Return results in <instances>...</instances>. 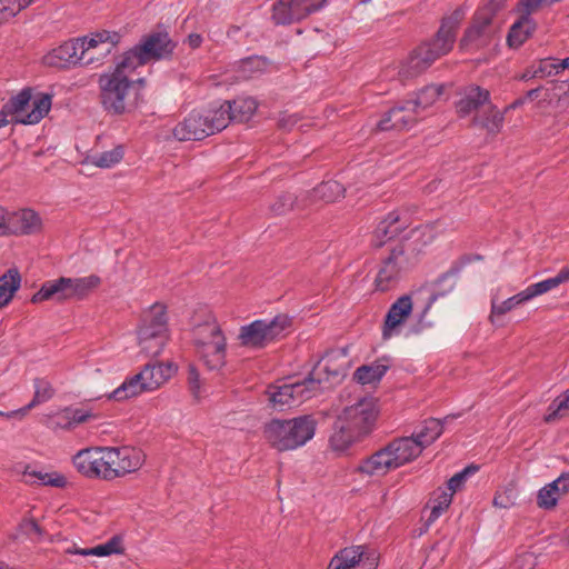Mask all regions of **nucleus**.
<instances>
[{
  "mask_svg": "<svg viewBox=\"0 0 569 569\" xmlns=\"http://www.w3.org/2000/svg\"><path fill=\"white\" fill-rule=\"evenodd\" d=\"M536 71V64L535 62H532L526 70L525 72L521 74L520 79L521 80H525V81H528V80H531V79H535V78H538V72H535Z\"/></svg>",
  "mask_w": 569,
  "mask_h": 569,
  "instance_id": "nucleus-62",
  "label": "nucleus"
},
{
  "mask_svg": "<svg viewBox=\"0 0 569 569\" xmlns=\"http://www.w3.org/2000/svg\"><path fill=\"white\" fill-rule=\"evenodd\" d=\"M107 447H91L78 451L72 462L79 473L89 479L111 481Z\"/></svg>",
  "mask_w": 569,
  "mask_h": 569,
  "instance_id": "nucleus-15",
  "label": "nucleus"
},
{
  "mask_svg": "<svg viewBox=\"0 0 569 569\" xmlns=\"http://www.w3.org/2000/svg\"><path fill=\"white\" fill-rule=\"evenodd\" d=\"M123 158L122 147H116L112 150L101 152L93 157V164L99 168H110L116 163L120 162Z\"/></svg>",
  "mask_w": 569,
  "mask_h": 569,
  "instance_id": "nucleus-49",
  "label": "nucleus"
},
{
  "mask_svg": "<svg viewBox=\"0 0 569 569\" xmlns=\"http://www.w3.org/2000/svg\"><path fill=\"white\" fill-rule=\"evenodd\" d=\"M21 277L16 268L9 269L0 277V308L8 306L19 290Z\"/></svg>",
  "mask_w": 569,
  "mask_h": 569,
  "instance_id": "nucleus-35",
  "label": "nucleus"
},
{
  "mask_svg": "<svg viewBox=\"0 0 569 569\" xmlns=\"http://www.w3.org/2000/svg\"><path fill=\"white\" fill-rule=\"evenodd\" d=\"M413 302L411 296L403 295L399 297L389 308L383 326L382 339L389 340L392 337L399 336L401 327L412 313Z\"/></svg>",
  "mask_w": 569,
  "mask_h": 569,
  "instance_id": "nucleus-19",
  "label": "nucleus"
},
{
  "mask_svg": "<svg viewBox=\"0 0 569 569\" xmlns=\"http://www.w3.org/2000/svg\"><path fill=\"white\" fill-rule=\"evenodd\" d=\"M390 365L388 359H379L370 365L356 369L353 379L361 385L378 383L388 371Z\"/></svg>",
  "mask_w": 569,
  "mask_h": 569,
  "instance_id": "nucleus-33",
  "label": "nucleus"
},
{
  "mask_svg": "<svg viewBox=\"0 0 569 569\" xmlns=\"http://www.w3.org/2000/svg\"><path fill=\"white\" fill-rule=\"evenodd\" d=\"M443 86L430 84L416 93L413 99H409V103L413 107L417 116H420V112L431 107L442 94Z\"/></svg>",
  "mask_w": 569,
  "mask_h": 569,
  "instance_id": "nucleus-37",
  "label": "nucleus"
},
{
  "mask_svg": "<svg viewBox=\"0 0 569 569\" xmlns=\"http://www.w3.org/2000/svg\"><path fill=\"white\" fill-rule=\"evenodd\" d=\"M91 417V413L88 410L81 408H68L64 409L60 419L63 422H58L62 428L69 429L79 423L86 422Z\"/></svg>",
  "mask_w": 569,
  "mask_h": 569,
  "instance_id": "nucleus-46",
  "label": "nucleus"
},
{
  "mask_svg": "<svg viewBox=\"0 0 569 569\" xmlns=\"http://www.w3.org/2000/svg\"><path fill=\"white\" fill-rule=\"evenodd\" d=\"M197 352L209 370L226 365L227 339L217 321H207L193 328Z\"/></svg>",
  "mask_w": 569,
  "mask_h": 569,
  "instance_id": "nucleus-12",
  "label": "nucleus"
},
{
  "mask_svg": "<svg viewBox=\"0 0 569 569\" xmlns=\"http://www.w3.org/2000/svg\"><path fill=\"white\" fill-rule=\"evenodd\" d=\"M536 29L535 21L527 16L520 18L510 27L507 36V42L511 48H519L532 34Z\"/></svg>",
  "mask_w": 569,
  "mask_h": 569,
  "instance_id": "nucleus-34",
  "label": "nucleus"
},
{
  "mask_svg": "<svg viewBox=\"0 0 569 569\" xmlns=\"http://www.w3.org/2000/svg\"><path fill=\"white\" fill-rule=\"evenodd\" d=\"M409 218L400 211L389 212L376 227L371 243L376 248L382 247L388 240L397 237L409 227Z\"/></svg>",
  "mask_w": 569,
  "mask_h": 569,
  "instance_id": "nucleus-22",
  "label": "nucleus"
},
{
  "mask_svg": "<svg viewBox=\"0 0 569 569\" xmlns=\"http://www.w3.org/2000/svg\"><path fill=\"white\" fill-rule=\"evenodd\" d=\"M378 557L363 546L341 549L329 562L328 569H377Z\"/></svg>",
  "mask_w": 569,
  "mask_h": 569,
  "instance_id": "nucleus-18",
  "label": "nucleus"
},
{
  "mask_svg": "<svg viewBox=\"0 0 569 569\" xmlns=\"http://www.w3.org/2000/svg\"><path fill=\"white\" fill-rule=\"evenodd\" d=\"M512 298H513L516 305L519 306V305H522V303L533 299V295H532V292H531V290H530V288L528 286L525 290H522L519 293L512 296Z\"/></svg>",
  "mask_w": 569,
  "mask_h": 569,
  "instance_id": "nucleus-60",
  "label": "nucleus"
},
{
  "mask_svg": "<svg viewBox=\"0 0 569 569\" xmlns=\"http://www.w3.org/2000/svg\"><path fill=\"white\" fill-rule=\"evenodd\" d=\"M569 492V472L543 486L537 493V506L545 510L553 509L559 499Z\"/></svg>",
  "mask_w": 569,
  "mask_h": 569,
  "instance_id": "nucleus-24",
  "label": "nucleus"
},
{
  "mask_svg": "<svg viewBox=\"0 0 569 569\" xmlns=\"http://www.w3.org/2000/svg\"><path fill=\"white\" fill-rule=\"evenodd\" d=\"M174 373L170 363H148L138 373L147 392L154 391L166 383Z\"/></svg>",
  "mask_w": 569,
  "mask_h": 569,
  "instance_id": "nucleus-26",
  "label": "nucleus"
},
{
  "mask_svg": "<svg viewBox=\"0 0 569 569\" xmlns=\"http://www.w3.org/2000/svg\"><path fill=\"white\" fill-rule=\"evenodd\" d=\"M490 103L489 90L479 86H470L457 102L456 109L459 117L463 118L472 112L480 113Z\"/></svg>",
  "mask_w": 569,
  "mask_h": 569,
  "instance_id": "nucleus-25",
  "label": "nucleus"
},
{
  "mask_svg": "<svg viewBox=\"0 0 569 569\" xmlns=\"http://www.w3.org/2000/svg\"><path fill=\"white\" fill-rule=\"evenodd\" d=\"M545 97L549 103H565L569 101V77L562 80H552L545 87Z\"/></svg>",
  "mask_w": 569,
  "mask_h": 569,
  "instance_id": "nucleus-40",
  "label": "nucleus"
},
{
  "mask_svg": "<svg viewBox=\"0 0 569 569\" xmlns=\"http://www.w3.org/2000/svg\"><path fill=\"white\" fill-rule=\"evenodd\" d=\"M317 368L302 381L289 383L292 393L293 406H298L315 397L321 389L320 379L315 378Z\"/></svg>",
  "mask_w": 569,
  "mask_h": 569,
  "instance_id": "nucleus-32",
  "label": "nucleus"
},
{
  "mask_svg": "<svg viewBox=\"0 0 569 569\" xmlns=\"http://www.w3.org/2000/svg\"><path fill=\"white\" fill-rule=\"evenodd\" d=\"M378 417V409L372 398H361L343 408L333 423L329 439L335 451H345L352 443L370 433Z\"/></svg>",
  "mask_w": 569,
  "mask_h": 569,
  "instance_id": "nucleus-3",
  "label": "nucleus"
},
{
  "mask_svg": "<svg viewBox=\"0 0 569 569\" xmlns=\"http://www.w3.org/2000/svg\"><path fill=\"white\" fill-rule=\"evenodd\" d=\"M418 118L413 107L406 100L385 112L378 121L377 128L380 131L408 130L417 123Z\"/></svg>",
  "mask_w": 569,
  "mask_h": 569,
  "instance_id": "nucleus-20",
  "label": "nucleus"
},
{
  "mask_svg": "<svg viewBox=\"0 0 569 569\" xmlns=\"http://www.w3.org/2000/svg\"><path fill=\"white\" fill-rule=\"evenodd\" d=\"M216 107L203 112H191L172 130L173 137L179 141L202 140L226 128L223 112L217 114Z\"/></svg>",
  "mask_w": 569,
  "mask_h": 569,
  "instance_id": "nucleus-14",
  "label": "nucleus"
},
{
  "mask_svg": "<svg viewBox=\"0 0 569 569\" xmlns=\"http://www.w3.org/2000/svg\"><path fill=\"white\" fill-rule=\"evenodd\" d=\"M104 543L112 555L123 552L122 539L118 536L112 537L110 540H108Z\"/></svg>",
  "mask_w": 569,
  "mask_h": 569,
  "instance_id": "nucleus-59",
  "label": "nucleus"
},
{
  "mask_svg": "<svg viewBox=\"0 0 569 569\" xmlns=\"http://www.w3.org/2000/svg\"><path fill=\"white\" fill-rule=\"evenodd\" d=\"M508 0H481L472 16L470 26L460 40L463 50H479L488 47L493 40L497 28L493 19L503 10Z\"/></svg>",
  "mask_w": 569,
  "mask_h": 569,
  "instance_id": "nucleus-8",
  "label": "nucleus"
},
{
  "mask_svg": "<svg viewBox=\"0 0 569 569\" xmlns=\"http://www.w3.org/2000/svg\"><path fill=\"white\" fill-rule=\"evenodd\" d=\"M18 532L26 536L31 541H40L43 537V530L32 518L21 520L18 526Z\"/></svg>",
  "mask_w": 569,
  "mask_h": 569,
  "instance_id": "nucleus-51",
  "label": "nucleus"
},
{
  "mask_svg": "<svg viewBox=\"0 0 569 569\" xmlns=\"http://www.w3.org/2000/svg\"><path fill=\"white\" fill-rule=\"evenodd\" d=\"M559 2V0H520L517 3V12L521 16L530 17L531 13L536 12L543 3L552 4Z\"/></svg>",
  "mask_w": 569,
  "mask_h": 569,
  "instance_id": "nucleus-54",
  "label": "nucleus"
},
{
  "mask_svg": "<svg viewBox=\"0 0 569 569\" xmlns=\"http://www.w3.org/2000/svg\"><path fill=\"white\" fill-rule=\"evenodd\" d=\"M53 395H54V390H53L51 383L44 379L37 378V379H34V395H33L32 400L23 408H20L18 410H12L7 413L0 412V415L4 416L7 418H12L16 416L23 417L36 406L50 400L53 397Z\"/></svg>",
  "mask_w": 569,
  "mask_h": 569,
  "instance_id": "nucleus-29",
  "label": "nucleus"
},
{
  "mask_svg": "<svg viewBox=\"0 0 569 569\" xmlns=\"http://www.w3.org/2000/svg\"><path fill=\"white\" fill-rule=\"evenodd\" d=\"M297 114L281 113L278 120V127L284 131H290L299 122Z\"/></svg>",
  "mask_w": 569,
  "mask_h": 569,
  "instance_id": "nucleus-57",
  "label": "nucleus"
},
{
  "mask_svg": "<svg viewBox=\"0 0 569 569\" xmlns=\"http://www.w3.org/2000/svg\"><path fill=\"white\" fill-rule=\"evenodd\" d=\"M188 42L191 48L196 49V48L200 47V44L202 42V38L200 34L191 33L188 37Z\"/></svg>",
  "mask_w": 569,
  "mask_h": 569,
  "instance_id": "nucleus-64",
  "label": "nucleus"
},
{
  "mask_svg": "<svg viewBox=\"0 0 569 569\" xmlns=\"http://www.w3.org/2000/svg\"><path fill=\"white\" fill-rule=\"evenodd\" d=\"M41 227V219L31 209H22L17 212H9L8 234H30L37 232Z\"/></svg>",
  "mask_w": 569,
  "mask_h": 569,
  "instance_id": "nucleus-27",
  "label": "nucleus"
},
{
  "mask_svg": "<svg viewBox=\"0 0 569 569\" xmlns=\"http://www.w3.org/2000/svg\"><path fill=\"white\" fill-rule=\"evenodd\" d=\"M111 481L138 471L146 461L141 449L131 446L107 447Z\"/></svg>",
  "mask_w": 569,
  "mask_h": 569,
  "instance_id": "nucleus-16",
  "label": "nucleus"
},
{
  "mask_svg": "<svg viewBox=\"0 0 569 569\" xmlns=\"http://www.w3.org/2000/svg\"><path fill=\"white\" fill-rule=\"evenodd\" d=\"M258 103L251 97H238L232 101H224L223 103L216 107L217 114L223 112L226 117V128L231 121L234 122H247L257 111Z\"/></svg>",
  "mask_w": 569,
  "mask_h": 569,
  "instance_id": "nucleus-23",
  "label": "nucleus"
},
{
  "mask_svg": "<svg viewBox=\"0 0 569 569\" xmlns=\"http://www.w3.org/2000/svg\"><path fill=\"white\" fill-rule=\"evenodd\" d=\"M420 455V447L413 439L410 437L396 438L362 459L356 471L369 477H382L391 470L416 460Z\"/></svg>",
  "mask_w": 569,
  "mask_h": 569,
  "instance_id": "nucleus-6",
  "label": "nucleus"
},
{
  "mask_svg": "<svg viewBox=\"0 0 569 569\" xmlns=\"http://www.w3.org/2000/svg\"><path fill=\"white\" fill-rule=\"evenodd\" d=\"M569 412V388L557 397L548 407L545 421L550 423Z\"/></svg>",
  "mask_w": 569,
  "mask_h": 569,
  "instance_id": "nucleus-44",
  "label": "nucleus"
},
{
  "mask_svg": "<svg viewBox=\"0 0 569 569\" xmlns=\"http://www.w3.org/2000/svg\"><path fill=\"white\" fill-rule=\"evenodd\" d=\"M517 305L512 297L508 298L507 300L497 303L495 300L491 302V312H490V321L492 323H496V319L509 311H511L513 308H516Z\"/></svg>",
  "mask_w": 569,
  "mask_h": 569,
  "instance_id": "nucleus-55",
  "label": "nucleus"
},
{
  "mask_svg": "<svg viewBox=\"0 0 569 569\" xmlns=\"http://www.w3.org/2000/svg\"><path fill=\"white\" fill-rule=\"evenodd\" d=\"M452 493H448L447 490H441L430 501V515L428 523L436 521L451 505Z\"/></svg>",
  "mask_w": 569,
  "mask_h": 569,
  "instance_id": "nucleus-45",
  "label": "nucleus"
},
{
  "mask_svg": "<svg viewBox=\"0 0 569 569\" xmlns=\"http://www.w3.org/2000/svg\"><path fill=\"white\" fill-rule=\"evenodd\" d=\"M23 476L27 478L26 481L30 483L39 482L40 485L54 488H63L67 486L66 477L59 472H42L30 470L29 467H26Z\"/></svg>",
  "mask_w": 569,
  "mask_h": 569,
  "instance_id": "nucleus-39",
  "label": "nucleus"
},
{
  "mask_svg": "<svg viewBox=\"0 0 569 569\" xmlns=\"http://www.w3.org/2000/svg\"><path fill=\"white\" fill-rule=\"evenodd\" d=\"M139 329H147L156 335L168 336V317L164 305L154 303L142 315Z\"/></svg>",
  "mask_w": 569,
  "mask_h": 569,
  "instance_id": "nucleus-28",
  "label": "nucleus"
},
{
  "mask_svg": "<svg viewBox=\"0 0 569 569\" xmlns=\"http://www.w3.org/2000/svg\"><path fill=\"white\" fill-rule=\"evenodd\" d=\"M478 471V467L477 466H469L467 468H465L463 470L457 472L456 475H453L449 480H448V493H455L457 492L458 490H460L467 478L473 473H476Z\"/></svg>",
  "mask_w": 569,
  "mask_h": 569,
  "instance_id": "nucleus-53",
  "label": "nucleus"
},
{
  "mask_svg": "<svg viewBox=\"0 0 569 569\" xmlns=\"http://www.w3.org/2000/svg\"><path fill=\"white\" fill-rule=\"evenodd\" d=\"M101 283L100 277L90 274L81 278L60 277L44 281L31 297L32 303L54 301L58 303L69 300H82Z\"/></svg>",
  "mask_w": 569,
  "mask_h": 569,
  "instance_id": "nucleus-9",
  "label": "nucleus"
},
{
  "mask_svg": "<svg viewBox=\"0 0 569 569\" xmlns=\"http://www.w3.org/2000/svg\"><path fill=\"white\" fill-rule=\"evenodd\" d=\"M457 270H449L442 273L437 281L435 282V289L429 293L428 300L421 310L418 323L410 329V332L413 335H419L423 329L432 327V323L426 321L425 318L432 305L439 299L445 297L447 293L451 292L456 286Z\"/></svg>",
  "mask_w": 569,
  "mask_h": 569,
  "instance_id": "nucleus-21",
  "label": "nucleus"
},
{
  "mask_svg": "<svg viewBox=\"0 0 569 569\" xmlns=\"http://www.w3.org/2000/svg\"><path fill=\"white\" fill-rule=\"evenodd\" d=\"M505 121V112H501L492 103L488 104L480 113L473 118V123L485 129L490 134H497L501 131Z\"/></svg>",
  "mask_w": 569,
  "mask_h": 569,
  "instance_id": "nucleus-31",
  "label": "nucleus"
},
{
  "mask_svg": "<svg viewBox=\"0 0 569 569\" xmlns=\"http://www.w3.org/2000/svg\"><path fill=\"white\" fill-rule=\"evenodd\" d=\"M517 490L513 486H507L498 490L493 497V506L502 509H509L516 505Z\"/></svg>",
  "mask_w": 569,
  "mask_h": 569,
  "instance_id": "nucleus-50",
  "label": "nucleus"
},
{
  "mask_svg": "<svg viewBox=\"0 0 569 569\" xmlns=\"http://www.w3.org/2000/svg\"><path fill=\"white\" fill-rule=\"evenodd\" d=\"M290 326L291 319L286 315H278L271 320H254L240 328L238 339L246 348L263 349L284 337Z\"/></svg>",
  "mask_w": 569,
  "mask_h": 569,
  "instance_id": "nucleus-13",
  "label": "nucleus"
},
{
  "mask_svg": "<svg viewBox=\"0 0 569 569\" xmlns=\"http://www.w3.org/2000/svg\"><path fill=\"white\" fill-rule=\"evenodd\" d=\"M177 43L166 30H157L142 36L138 43L120 58L136 70L151 62L170 60Z\"/></svg>",
  "mask_w": 569,
  "mask_h": 569,
  "instance_id": "nucleus-11",
  "label": "nucleus"
},
{
  "mask_svg": "<svg viewBox=\"0 0 569 569\" xmlns=\"http://www.w3.org/2000/svg\"><path fill=\"white\" fill-rule=\"evenodd\" d=\"M143 392H147V390L142 385L141 377H139L137 373L130 378H127L117 389H114L109 395V399L123 401L137 397Z\"/></svg>",
  "mask_w": 569,
  "mask_h": 569,
  "instance_id": "nucleus-38",
  "label": "nucleus"
},
{
  "mask_svg": "<svg viewBox=\"0 0 569 569\" xmlns=\"http://www.w3.org/2000/svg\"><path fill=\"white\" fill-rule=\"evenodd\" d=\"M34 0H0V24L13 19Z\"/></svg>",
  "mask_w": 569,
  "mask_h": 569,
  "instance_id": "nucleus-43",
  "label": "nucleus"
},
{
  "mask_svg": "<svg viewBox=\"0 0 569 569\" xmlns=\"http://www.w3.org/2000/svg\"><path fill=\"white\" fill-rule=\"evenodd\" d=\"M568 280H569V268H562L556 277L548 278L540 282L530 284L529 288L535 298V297H538L540 295H543V293L557 288L559 284H561Z\"/></svg>",
  "mask_w": 569,
  "mask_h": 569,
  "instance_id": "nucleus-41",
  "label": "nucleus"
},
{
  "mask_svg": "<svg viewBox=\"0 0 569 569\" xmlns=\"http://www.w3.org/2000/svg\"><path fill=\"white\" fill-rule=\"evenodd\" d=\"M270 401L274 406L279 407H292L293 400H292V393L290 392V386L289 383H284L280 387H277L273 391L270 392Z\"/></svg>",
  "mask_w": 569,
  "mask_h": 569,
  "instance_id": "nucleus-52",
  "label": "nucleus"
},
{
  "mask_svg": "<svg viewBox=\"0 0 569 569\" xmlns=\"http://www.w3.org/2000/svg\"><path fill=\"white\" fill-rule=\"evenodd\" d=\"M187 380L191 395L196 400H199L201 398V381L199 372L194 366L189 367Z\"/></svg>",
  "mask_w": 569,
  "mask_h": 569,
  "instance_id": "nucleus-56",
  "label": "nucleus"
},
{
  "mask_svg": "<svg viewBox=\"0 0 569 569\" xmlns=\"http://www.w3.org/2000/svg\"><path fill=\"white\" fill-rule=\"evenodd\" d=\"M410 236L392 244L387 256L380 259L375 277V289L386 292L397 287L402 277L419 261L420 242Z\"/></svg>",
  "mask_w": 569,
  "mask_h": 569,
  "instance_id": "nucleus-5",
  "label": "nucleus"
},
{
  "mask_svg": "<svg viewBox=\"0 0 569 569\" xmlns=\"http://www.w3.org/2000/svg\"><path fill=\"white\" fill-rule=\"evenodd\" d=\"M31 99V89L26 88L2 106L0 118L4 127L10 122L36 124L44 118L51 108V96L42 93Z\"/></svg>",
  "mask_w": 569,
  "mask_h": 569,
  "instance_id": "nucleus-10",
  "label": "nucleus"
},
{
  "mask_svg": "<svg viewBox=\"0 0 569 569\" xmlns=\"http://www.w3.org/2000/svg\"><path fill=\"white\" fill-rule=\"evenodd\" d=\"M295 203L296 197L292 193L283 192L270 204V212L273 216L286 214L293 209Z\"/></svg>",
  "mask_w": 569,
  "mask_h": 569,
  "instance_id": "nucleus-48",
  "label": "nucleus"
},
{
  "mask_svg": "<svg viewBox=\"0 0 569 569\" xmlns=\"http://www.w3.org/2000/svg\"><path fill=\"white\" fill-rule=\"evenodd\" d=\"M9 228V211L0 207V236L8 234Z\"/></svg>",
  "mask_w": 569,
  "mask_h": 569,
  "instance_id": "nucleus-61",
  "label": "nucleus"
},
{
  "mask_svg": "<svg viewBox=\"0 0 569 569\" xmlns=\"http://www.w3.org/2000/svg\"><path fill=\"white\" fill-rule=\"evenodd\" d=\"M328 0H290L273 4L272 20L276 24H290L320 10Z\"/></svg>",
  "mask_w": 569,
  "mask_h": 569,
  "instance_id": "nucleus-17",
  "label": "nucleus"
},
{
  "mask_svg": "<svg viewBox=\"0 0 569 569\" xmlns=\"http://www.w3.org/2000/svg\"><path fill=\"white\" fill-rule=\"evenodd\" d=\"M316 197L322 199L326 202H333L337 199L343 197V186L335 180L326 181L315 188Z\"/></svg>",
  "mask_w": 569,
  "mask_h": 569,
  "instance_id": "nucleus-42",
  "label": "nucleus"
},
{
  "mask_svg": "<svg viewBox=\"0 0 569 569\" xmlns=\"http://www.w3.org/2000/svg\"><path fill=\"white\" fill-rule=\"evenodd\" d=\"M138 339L142 352L149 357H157L162 352L168 336L156 335L147 329H138Z\"/></svg>",
  "mask_w": 569,
  "mask_h": 569,
  "instance_id": "nucleus-36",
  "label": "nucleus"
},
{
  "mask_svg": "<svg viewBox=\"0 0 569 569\" xmlns=\"http://www.w3.org/2000/svg\"><path fill=\"white\" fill-rule=\"evenodd\" d=\"M443 432V426L440 420L430 418L411 435V439L420 447V452L433 443Z\"/></svg>",
  "mask_w": 569,
  "mask_h": 569,
  "instance_id": "nucleus-30",
  "label": "nucleus"
},
{
  "mask_svg": "<svg viewBox=\"0 0 569 569\" xmlns=\"http://www.w3.org/2000/svg\"><path fill=\"white\" fill-rule=\"evenodd\" d=\"M119 41V34L109 31L97 32L91 37L71 39L52 49L43 57L48 67L67 69L77 64L88 66L99 60L93 50L101 48L100 53H111Z\"/></svg>",
  "mask_w": 569,
  "mask_h": 569,
  "instance_id": "nucleus-2",
  "label": "nucleus"
},
{
  "mask_svg": "<svg viewBox=\"0 0 569 569\" xmlns=\"http://www.w3.org/2000/svg\"><path fill=\"white\" fill-rule=\"evenodd\" d=\"M535 558L532 553H523L519 556L515 562L517 567H521L525 563L533 565Z\"/></svg>",
  "mask_w": 569,
  "mask_h": 569,
  "instance_id": "nucleus-63",
  "label": "nucleus"
},
{
  "mask_svg": "<svg viewBox=\"0 0 569 569\" xmlns=\"http://www.w3.org/2000/svg\"><path fill=\"white\" fill-rule=\"evenodd\" d=\"M536 71L538 72L539 79L551 78L562 74L559 66V59L553 57H548L535 61Z\"/></svg>",
  "mask_w": 569,
  "mask_h": 569,
  "instance_id": "nucleus-47",
  "label": "nucleus"
},
{
  "mask_svg": "<svg viewBox=\"0 0 569 569\" xmlns=\"http://www.w3.org/2000/svg\"><path fill=\"white\" fill-rule=\"evenodd\" d=\"M466 14L465 9L457 8L450 16L445 17L436 37L419 46L407 61L402 72L415 77L429 68L437 59L449 53L456 41V32Z\"/></svg>",
  "mask_w": 569,
  "mask_h": 569,
  "instance_id": "nucleus-4",
  "label": "nucleus"
},
{
  "mask_svg": "<svg viewBox=\"0 0 569 569\" xmlns=\"http://www.w3.org/2000/svg\"><path fill=\"white\" fill-rule=\"evenodd\" d=\"M133 72L136 69L119 57L112 68L99 76V102L107 114L122 116L138 108L146 80L131 79Z\"/></svg>",
  "mask_w": 569,
  "mask_h": 569,
  "instance_id": "nucleus-1",
  "label": "nucleus"
},
{
  "mask_svg": "<svg viewBox=\"0 0 569 569\" xmlns=\"http://www.w3.org/2000/svg\"><path fill=\"white\" fill-rule=\"evenodd\" d=\"M317 422L312 416H299L292 419H272L263 427L266 442L279 452L296 450L311 440Z\"/></svg>",
  "mask_w": 569,
  "mask_h": 569,
  "instance_id": "nucleus-7",
  "label": "nucleus"
},
{
  "mask_svg": "<svg viewBox=\"0 0 569 569\" xmlns=\"http://www.w3.org/2000/svg\"><path fill=\"white\" fill-rule=\"evenodd\" d=\"M76 553H80L83 556L93 555V556H99V557L112 555L109 551V549L107 548L106 543L99 545V546H97L94 548H90V549L77 550Z\"/></svg>",
  "mask_w": 569,
  "mask_h": 569,
  "instance_id": "nucleus-58",
  "label": "nucleus"
}]
</instances>
